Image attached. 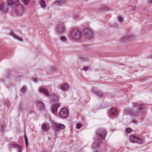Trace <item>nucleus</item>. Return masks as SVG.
<instances>
[{
  "mask_svg": "<svg viewBox=\"0 0 152 152\" xmlns=\"http://www.w3.org/2000/svg\"><path fill=\"white\" fill-rule=\"evenodd\" d=\"M66 2V0H56L54 3V4L57 5H61Z\"/></svg>",
  "mask_w": 152,
  "mask_h": 152,
  "instance_id": "11",
  "label": "nucleus"
},
{
  "mask_svg": "<svg viewBox=\"0 0 152 152\" xmlns=\"http://www.w3.org/2000/svg\"><path fill=\"white\" fill-rule=\"evenodd\" d=\"M10 35L12 36L14 38L20 41H23L21 38L16 35L13 31H11V32Z\"/></svg>",
  "mask_w": 152,
  "mask_h": 152,
  "instance_id": "15",
  "label": "nucleus"
},
{
  "mask_svg": "<svg viewBox=\"0 0 152 152\" xmlns=\"http://www.w3.org/2000/svg\"><path fill=\"white\" fill-rule=\"evenodd\" d=\"M56 70V69L55 67H53V70Z\"/></svg>",
  "mask_w": 152,
  "mask_h": 152,
  "instance_id": "36",
  "label": "nucleus"
},
{
  "mask_svg": "<svg viewBox=\"0 0 152 152\" xmlns=\"http://www.w3.org/2000/svg\"><path fill=\"white\" fill-rule=\"evenodd\" d=\"M69 85L67 84H63L60 86L61 89L63 91H67L68 90Z\"/></svg>",
  "mask_w": 152,
  "mask_h": 152,
  "instance_id": "10",
  "label": "nucleus"
},
{
  "mask_svg": "<svg viewBox=\"0 0 152 152\" xmlns=\"http://www.w3.org/2000/svg\"><path fill=\"white\" fill-rule=\"evenodd\" d=\"M61 39L63 41H65L66 40L65 37H61Z\"/></svg>",
  "mask_w": 152,
  "mask_h": 152,
  "instance_id": "28",
  "label": "nucleus"
},
{
  "mask_svg": "<svg viewBox=\"0 0 152 152\" xmlns=\"http://www.w3.org/2000/svg\"><path fill=\"white\" fill-rule=\"evenodd\" d=\"M55 136H56V132H55Z\"/></svg>",
  "mask_w": 152,
  "mask_h": 152,
  "instance_id": "38",
  "label": "nucleus"
},
{
  "mask_svg": "<svg viewBox=\"0 0 152 152\" xmlns=\"http://www.w3.org/2000/svg\"><path fill=\"white\" fill-rule=\"evenodd\" d=\"M96 94L99 97H101L103 95V93L101 92L97 91L95 92Z\"/></svg>",
  "mask_w": 152,
  "mask_h": 152,
  "instance_id": "20",
  "label": "nucleus"
},
{
  "mask_svg": "<svg viewBox=\"0 0 152 152\" xmlns=\"http://www.w3.org/2000/svg\"><path fill=\"white\" fill-rule=\"evenodd\" d=\"M68 112L67 110L65 108H63L59 113L60 116L62 118H65L68 115Z\"/></svg>",
  "mask_w": 152,
  "mask_h": 152,
  "instance_id": "3",
  "label": "nucleus"
},
{
  "mask_svg": "<svg viewBox=\"0 0 152 152\" xmlns=\"http://www.w3.org/2000/svg\"><path fill=\"white\" fill-rule=\"evenodd\" d=\"M83 70L85 71H86L88 70V69H87V67H84L83 68Z\"/></svg>",
  "mask_w": 152,
  "mask_h": 152,
  "instance_id": "32",
  "label": "nucleus"
},
{
  "mask_svg": "<svg viewBox=\"0 0 152 152\" xmlns=\"http://www.w3.org/2000/svg\"><path fill=\"white\" fill-rule=\"evenodd\" d=\"M128 38H126L124 37V41L125 40H127Z\"/></svg>",
  "mask_w": 152,
  "mask_h": 152,
  "instance_id": "35",
  "label": "nucleus"
},
{
  "mask_svg": "<svg viewBox=\"0 0 152 152\" xmlns=\"http://www.w3.org/2000/svg\"><path fill=\"white\" fill-rule=\"evenodd\" d=\"M4 5L1 4L0 5V10H4Z\"/></svg>",
  "mask_w": 152,
  "mask_h": 152,
  "instance_id": "24",
  "label": "nucleus"
},
{
  "mask_svg": "<svg viewBox=\"0 0 152 152\" xmlns=\"http://www.w3.org/2000/svg\"><path fill=\"white\" fill-rule=\"evenodd\" d=\"M132 131V130L130 128H128L126 129L125 132L127 134H129Z\"/></svg>",
  "mask_w": 152,
  "mask_h": 152,
  "instance_id": "21",
  "label": "nucleus"
},
{
  "mask_svg": "<svg viewBox=\"0 0 152 152\" xmlns=\"http://www.w3.org/2000/svg\"><path fill=\"white\" fill-rule=\"evenodd\" d=\"M130 8V10L132 11H135L136 9V7L135 6H132Z\"/></svg>",
  "mask_w": 152,
  "mask_h": 152,
  "instance_id": "23",
  "label": "nucleus"
},
{
  "mask_svg": "<svg viewBox=\"0 0 152 152\" xmlns=\"http://www.w3.org/2000/svg\"><path fill=\"white\" fill-rule=\"evenodd\" d=\"M24 7L22 4H18L15 6V11L16 14L18 16L23 15L24 12Z\"/></svg>",
  "mask_w": 152,
  "mask_h": 152,
  "instance_id": "1",
  "label": "nucleus"
},
{
  "mask_svg": "<svg viewBox=\"0 0 152 152\" xmlns=\"http://www.w3.org/2000/svg\"><path fill=\"white\" fill-rule=\"evenodd\" d=\"M10 147L11 148H15L18 151V152H21V147L20 146L15 144H11Z\"/></svg>",
  "mask_w": 152,
  "mask_h": 152,
  "instance_id": "12",
  "label": "nucleus"
},
{
  "mask_svg": "<svg viewBox=\"0 0 152 152\" xmlns=\"http://www.w3.org/2000/svg\"><path fill=\"white\" fill-rule=\"evenodd\" d=\"M25 142L26 143V145L27 147L28 145V139L26 137H25Z\"/></svg>",
  "mask_w": 152,
  "mask_h": 152,
  "instance_id": "27",
  "label": "nucleus"
},
{
  "mask_svg": "<svg viewBox=\"0 0 152 152\" xmlns=\"http://www.w3.org/2000/svg\"><path fill=\"white\" fill-rule=\"evenodd\" d=\"M37 105L40 107V108L42 110H43L45 108V105L41 101L39 100H37Z\"/></svg>",
  "mask_w": 152,
  "mask_h": 152,
  "instance_id": "14",
  "label": "nucleus"
},
{
  "mask_svg": "<svg viewBox=\"0 0 152 152\" xmlns=\"http://www.w3.org/2000/svg\"><path fill=\"white\" fill-rule=\"evenodd\" d=\"M124 112H125L127 115H129L131 116H134L136 115L135 113L133 112L130 109L124 110Z\"/></svg>",
  "mask_w": 152,
  "mask_h": 152,
  "instance_id": "9",
  "label": "nucleus"
},
{
  "mask_svg": "<svg viewBox=\"0 0 152 152\" xmlns=\"http://www.w3.org/2000/svg\"><path fill=\"white\" fill-rule=\"evenodd\" d=\"M124 41V38H121L120 39V42L121 43H123Z\"/></svg>",
  "mask_w": 152,
  "mask_h": 152,
  "instance_id": "31",
  "label": "nucleus"
},
{
  "mask_svg": "<svg viewBox=\"0 0 152 152\" xmlns=\"http://www.w3.org/2000/svg\"><path fill=\"white\" fill-rule=\"evenodd\" d=\"M81 124H77V125L76 128L77 129H79L81 128Z\"/></svg>",
  "mask_w": 152,
  "mask_h": 152,
  "instance_id": "29",
  "label": "nucleus"
},
{
  "mask_svg": "<svg viewBox=\"0 0 152 152\" xmlns=\"http://www.w3.org/2000/svg\"><path fill=\"white\" fill-rule=\"evenodd\" d=\"M64 27H62V28L61 29L60 28H59L58 29V31H64Z\"/></svg>",
  "mask_w": 152,
  "mask_h": 152,
  "instance_id": "30",
  "label": "nucleus"
},
{
  "mask_svg": "<svg viewBox=\"0 0 152 152\" xmlns=\"http://www.w3.org/2000/svg\"><path fill=\"white\" fill-rule=\"evenodd\" d=\"M23 2L25 5H27L29 3L30 0H21Z\"/></svg>",
  "mask_w": 152,
  "mask_h": 152,
  "instance_id": "22",
  "label": "nucleus"
},
{
  "mask_svg": "<svg viewBox=\"0 0 152 152\" xmlns=\"http://www.w3.org/2000/svg\"><path fill=\"white\" fill-rule=\"evenodd\" d=\"M110 113L112 115H115L117 114V111L115 108H113L110 109Z\"/></svg>",
  "mask_w": 152,
  "mask_h": 152,
  "instance_id": "17",
  "label": "nucleus"
},
{
  "mask_svg": "<svg viewBox=\"0 0 152 152\" xmlns=\"http://www.w3.org/2000/svg\"><path fill=\"white\" fill-rule=\"evenodd\" d=\"M40 5L42 8H45L46 7L45 3L44 0H41L40 1Z\"/></svg>",
  "mask_w": 152,
  "mask_h": 152,
  "instance_id": "18",
  "label": "nucleus"
},
{
  "mask_svg": "<svg viewBox=\"0 0 152 152\" xmlns=\"http://www.w3.org/2000/svg\"><path fill=\"white\" fill-rule=\"evenodd\" d=\"M50 137H48V140H50Z\"/></svg>",
  "mask_w": 152,
  "mask_h": 152,
  "instance_id": "39",
  "label": "nucleus"
},
{
  "mask_svg": "<svg viewBox=\"0 0 152 152\" xmlns=\"http://www.w3.org/2000/svg\"><path fill=\"white\" fill-rule=\"evenodd\" d=\"M54 126L55 130L56 132H59L60 130L61 129H64L65 128L64 125L62 124H55Z\"/></svg>",
  "mask_w": 152,
  "mask_h": 152,
  "instance_id": "4",
  "label": "nucleus"
},
{
  "mask_svg": "<svg viewBox=\"0 0 152 152\" xmlns=\"http://www.w3.org/2000/svg\"><path fill=\"white\" fill-rule=\"evenodd\" d=\"M60 104L59 103L56 104L53 106L52 111L53 113H55L57 112V108L59 107Z\"/></svg>",
  "mask_w": 152,
  "mask_h": 152,
  "instance_id": "13",
  "label": "nucleus"
},
{
  "mask_svg": "<svg viewBox=\"0 0 152 152\" xmlns=\"http://www.w3.org/2000/svg\"><path fill=\"white\" fill-rule=\"evenodd\" d=\"M123 18L122 17L119 16L118 18V20L120 22H122L123 21Z\"/></svg>",
  "mask_w": 152,
  "mask_h": 152,
  "instance_id": "26",
  "label": "nucleus"
},
{
  "mask_svg": "<svg viewBox=\"0 0 152 152\" xmlns=\"http://www.w3.org/2000/svg\"><path fill=\"white\" fill-rule=\"evenodd\" d=\"M39 91L40 93L42 94H44V95H46L47 96H49V94L48 91L44 88H40Z\"/></svg>",
  "mask_w": 152,
  "mask_h": 152,
  "instance_id": "16",
  "label": "nucleus"
},
{
  "mask_svg": "<svg viewBox=\"0 0 152 152\" xmlns=\"http://www.w3.org/2000/svg\"><path fill=\"white\" fill-rule=\"evenodd\" d=\"M80 59L81 60H83V59L82 58V57H80Z\"/></svg>",
  "mask_w": 152,
  "mask_h": 152,
  "instance_id": "37",
  "label": "nucleus"
},
{
  "mask_svg": "<svg viewBox=\"0 0 152 152\" xmlns=\"http://www.w3.org/2000/svg\"><path fill=\"white\" fill-rule=\"evenodd\" d=\"M84 34L85 37L88 39H91L93 37V34L91 31L87 30L85 32L81 33V35Z\"/></svg>",
  "mask_w": 152,
  "mask_h": 152,
  "instance_id": "2",
  "label": "nucleus"
},
{
  "mask_svg": "<svg viewBox=\"0 0 152 152\" xmlns=\"http://www.w3.org/2000/svg\"><path fill=\"white\" fill-rule=\"evenodd\" d=\"M150 3H152V0H149Z\"/></svg>",
  "mask_w": 152,
  "mask_h": 152,
  "instance_id": "33",
  "label": "nucleus"
},
{
  "mask_svg": "<svg viewBox=\"0 0 152 152\" xmlns=\"http://www.w3.org/2000/svg\"><path fill=\"white\" fill-rule=\"evenodd\" d=\"M26 90V87H23L21 90V91L22 92L24 93Z\"/></svg>",
  "mask_w": 152,
  "mask_h": 152,
  "instance_id": "25",
  "label": "nucleus"
},
{
  "mask_svg": "<svg viewBox=\"0 0 152 152\" xmlns=\"http://www.w3.org/2000/svg\"><path fill=\"white\" fill-rule=\"evenodd\" d=\"M42 128L43 130L48 131L49 129V127L47 124H44L42 125Z\"/></svg>",
  "mask_w": 152,
  "mask_h": 152,
  "instance_id": "19",
  "label": "nucleus"
},
{
  "mask_svg": "<svg viewBox=\"0 0 152 152\" xmlns=\"http://www.w3.org/2000/svg\"><path fill=\"white\" fill-rule=\"evenodd\" d=\"M7 4L9 6H13L19 4V0H8Z\"/></svg>",
  "mask_w": 152,
  "mask_h": 152,
  "instance_id": "8",
  "label": "nucleus"
},
{
  "mask_svg": "<svg viewBox=\"0 0 152 152\" xmlns=\"http://www.w3.org/2000/svg\"><path fill=\"white\" fill-rule=\"evenodd\" d=\"M151 58H152V55L151 56Z\"/></svg>",
  "mask_w": 152,
  "mask_h": 152,
  "instance_id": "40",
  "label": "nucleus"
},
{
  "mask_svg": "<svg viewBox=\"0 0 152 152\" xmlns=\"http://www.w3.org/2000/svg\"><path fill=\"white\" fill-rule=\"evenodd\" d=\"M133 107H134L137 110V112L139 113L140 112L143 108V105L141 104H137L136 102L133 103Z\"/></svg>",
  "mask_w": 152,
  "mask_h": 152,
  "instance_id": "7",
  "label": "nucleus"
},
{
  "mask_svg": "<svg viewBox=\"0 0 152 152\" xmlns=\"http://www.w3.org/2000/svg\"><path fill=\"white\" fill-rule=\"evenodd\" d=\"M130 140L132 142H136L139 144H141L142 142V141L141 139L137 138L133 136H132L130 137Z\"/></svg>",
  "mask_w": 152,
  "mask_h": 152,
  "instance_id": "5",
  "label": "nucleus"
},
{
  "mask_svg": "<svg viewBox=\"0 0 152 152\" xmlns=\"http://www.w3.org/2000/svg\"><path fill=\"white\" fill-rule=\"evenodd\" d=\"M34 81L35 82H36L37 81V80L36 79H34Z\"/></svg>",
  "mask_w": 152,
  "mask_h": 152,
  "instance_id": "34",
  "label": "nucleus"
},
{
  "mask_svg": "<svg viewBox=\"0 0 152 152\" xmlns=\"http://www.w3.org/2000/svg\"><path fill=\"white\" fill-rule=\"evenodd\" d=\"M97 134L102 139L104 138L105 136V132L104 129H100L98 130L96 132Z\"/></svg>",
  "mask_w": 152,
  "mask_h": 152,
  "instance_id": "6",
  "label": "nucleus"
}]
</instances>
